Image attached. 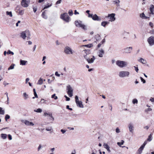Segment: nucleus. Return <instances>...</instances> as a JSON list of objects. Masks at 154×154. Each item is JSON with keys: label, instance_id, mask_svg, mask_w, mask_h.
<instances>
[{"label": "nucleus", "instance_id": "20", "mask_svg": "<svg viewBox=\"0 0 154 154\" xmlns=\"http://www.w3.org/2000/svg\"><path fill=\"white\" fill-rule=\"evenodd\" d=\"M138 61L143 64H146V60L142 58H139Z\"/></svg>", "mask_w": 154, "mask_h": 154}, {"label": "nucleus", "instance_id": "49", "mask_svg": "<svg viewBox=\"0 0 154 154\" xmlns=\"http://www.w3.org/2000/svg\"><path fill=\"white\" fill-rule=\"evenodd\" d=\"M49 119L51 120H52V121H53L54 120V118L53 117V116H52V114H51V116H49Z\"/></svg>", "mask_w": 154, "mask_h": 154}, {"label": "nucleus", "instance_id": "63", "mask_svg": "<svg viewBox=\"0 0 154 154\" xmlns=\"http://www.w3.org/2000/svg\"><path fill=\"white\" fill-rule=\"evenodd\" d=\"M41 102L42 103H44L45 102V100L44 99H42L41 100Z\"/></svg>", "mask_w": 154, "mask_h": 154}, {"label": "nucleus", "instance_id": "27", "mask_svg": "<svg viewBox=\"0 0 154 154\" xmlns=\"http://www.w3.org/2000/svg\"><path fill=\"white\" fill-rule=\"evenodd\" d=\"M7 135L5 134H2L1 135V137L4 139H6L7 138Z\"/></svg>", "mask_w": 154, "mask_h": 154}, {"label": "nucleus", "instance_id": "64", "mask_svg": "<svg viewBox=\"0 0 154 154\" xmlns=\"http://www.w3.org/2000/svg\"><path fill=\"white\" fill-rule=\"evenodd\" d=\"M149 25L151 27H152L153 26V24L151 22H150L149 23Z\"/></svg>", "mask_w": 154, "mask_h": 154}, {"label": "nucleus", "instance_id": "11", "mask_svg": "<svg viewBox=\"0 0 154 154\" xmlns=\"http://www.w3.org/2000/svg\"><path fill=\"white\" fill-rule=\"evenodd\" d=\"M29 3V0H22L21 2L22 5L24 7H27Z\"/></svg>", "mask_w": 154, "mask_h": 154}, {"label": "nucleus", "instance_id": "44", "mask_svg": "<svg viewBox=\"0 0 154 154\" xmlns=\"http://www.w3.org/2000/svg\"><path fill=\"white\" fill-rule=\"evenodd\" d=\"M147 140L150 141L152 140V136L151 134L149 135L147 139Z\"/></svg>", "mask_w": 154, "mask_h": 154}, {"label": "nucleus", "instance_id": "60", "mask_svg": "<svg viewBox=\"0 0 154 154\" xmlns=\"http://www.w3.org/2000/svg\"><path fill=\"white\" fill-rule=\"evenodd\" d=\"M33 11L35 13L36 12V11H37V8L35 7H34L33 8Z\"/></svg>", "mask_w": 154, "mask_h": 154}, {"label": "nucleus", "instance_id": "2", "mask_svg": "<svg viewBox=\"0 0 154 154\" xmlns=\"http://www.w3.org/2000/svg\"><path fill=\"white\" fill-rule=\"evenodd\" d=\"M116 64L120 67H124L127 66L128 63L124 61L118 60L116 62Z\"/></svg>", "mask_w": 154, "mask_h": 154}, {"label": "nucleus", "instance_id": "32", "mask_svg": "<svg viewBox=\"0 0 154 154\" xmlns=\"http://www.w3.org/2000/svg\"><path fill=\"white\" fill-rule=\"evenodd\" d=\"M27 62V61L25 60H21L20 61V64L23 65H25Z\"/></svg>", "mask_w": 154, "mask_h": 154}, {"label": "nucleus", "instance_id": "53", "mask_svg": "<svg viewBox=\"0 0 154 154\" xmlns=\"http://www.w3.org/2000/svg\"><path fill=\"white\" fill-rule=\"evenodd\" d=\"M42 146L40 144L39 145V146L38 147V151H39L42 148Z\"/></svg>", "mask_w": 154, "mask_h": 154}, {"label": "nucleus", "instance_id": "48", "mask_svg": "<svg viewBox=\"0 0 154 154\" xmlns=\"http://www.w3.org/2000/svg\"><path fill=\"white\" fill-rule=\"evenodd\" d=\"M5 94H6V96H7V103L8 104H9V97L8 96V93H5Z\"/></svg>", "mask_w": 154, "mask_h": 154}, {"label": "nucleus", "instance_id": "29", "mask_svg": "<svg viewBox=\"0 0 154 154\" xmlns=\"http://www.w3.org/2000/svg\"><path fill=\"white\" fill-rule=\"evenodd\" d=\"M34 111L38 113H41L42 112V110L41 109L38 108L34 110Z\"/></svg>", "mask_w": 154, "mask_h": 154}, {"label": "nucleus", "instance_id": "19", "mask_svg": "<svg viewBox=\"0 0 154 154\" xmlns=\"http://www.w3.org/2000/svg\"><path fill=\"white\" fill-rule=\"evenodd\" d=\"M144 148V147L141 146L138 149L137 152V154H141Z\"/></svg>", "mask_w": 154, "mask_h": 154}, {"label": "nucleus", "instance_id": "50", "mask_svg": "<svg viewBox=\"0 0 154 154\" xmlns=\"http://www.w3.org/2000/svg\"><path fill=\"white\" fill-rule=\"evenodd\" d=\"M116 133H118L120 132V130L118 128H117L116 129Z\"/></svg>", "mask_w": 154, "mask_h": 154}, {"label": "nucleus", "instance_id": "56", "mask_svg": "<svg viewBox=\"0 0 154 154\" xmlns=\"http://www.w3.org/2000/svg\"><path fill=\"white\" fill-rule=\"evenodd\" d=\"M60 131L62 132V133L63 134H64L66 132V131L65 130H64L63 129H61L60 130Z\"/></svg>", "mask_w": 154, "mask_h": 154}, {"label": "nucleus", "instance_id": "55", "mask_svg": "<svg viewBox=\"0 0 154 154\" xmlns=\"http://www.w3.org/2000/svg\"><path fill=\"white\" fill-rule=\"evenodd\" d=\"M8 137L9 140H11L12 139V137L9 134L8 135Z\"/></svg>", "mask_w": 154, "mask_h": 154}, {"label": "nucleus", "instance_id": "37", "mask_svg": "<svg viewBox=\"0 0 154 154\" xmlns=\"http://www.w3.org/2000/svg\"><path fill=\"white\" fill-rule=\"evenodd\" d=\"M51 113H48L47 112H45L44 113V116H47L49 117V116H51Z\"/></svg>", "mask_w": 154, "mask_h": 154}, {"label": "nucleus", "instance_id": "57", "mask_svg": "<svg viewBox=\"0 0 154 154\" xmlns=\"http://www.w3.org/2000/svg\"><path fill=\"white\" fill-rule=\"evenodd\" d=\"M150 100L152 102L154 103V98L151 97L150 99Z\"/></svg>", "mask_w": 154, "mask_h": 154}, {"label": "nucleus", "instance_id": "21", "mask_svg": "<svg viewBox=\"0 0 154 154\" xmlns=\"http://www.w3.org/2000/svg\"><path fill=\"white\" fill-rule=\"evenodd\" d=\"M103 146L104 148L106 149L109 152H111L109 149V147L107 144L104 143Z\"/></svg>", "mask_w": 154, "mask_h": 154}, {"label": "nucleus", "instance_id": "45", "mask_svg": "<svg viewBox=\"0 0 154 154\" xmlns=\"http://www.w3.org/2000/svg\"><path fill=\"white\" fill-rule=\"evenodd\" d=\"M55 94H54L51 96V98H54L55 100H56L57 99V97L55 96Z\"/></svg>", "mask_w": 154, "mask_h": 154}, {"label": "nucleus", "instance_id": "16", "mask_svg": "<svg viewBox=\"0 0 154 154\" xmlns=\"http://www.w3.org/2000/svg\"><path fill=\"white\" fill-rule=\"evenodd\" d=\"M92 19L94 20L100 21L101 20V18L98 16L96 14H95L93 15Z\"/></svg>", "mask_w": 154, "mask_h": 154}, {"label": "nucleus", "instance_id": "35", "mask_svg": "<svg viewBox=\"0 0 154 154\" xmlns=\"http://www.w3.org/2000/svg\"><path fill=\"white\" fill-rule=\"evenodd\" d=\"M124 141L123 140H122L121 142H118L117 144L119 146H121V145H123L124 144Z\"/></svg>", "mask_w": 154, "mask_h": 154}, {"label": "nucleus", "instance_id": "30", "mask_svg": "<svg viewBox=\"0 0 154 154\" xmlns=\"http://www.w3.org/2000/svg\"><path fill=\"white\" fill-rule=\"evenodd\" d=\"M33 92H34L35 97H32V98L33 99H34L35 98V97L38 98V95H37V94L36 93V92L35 89L34 88L33 89Z\"/></svg>", "mask_w": 154, "mask_h": 154}, {"label": "nucleus", "instance_id": "24", "mask_svg": "<svg viewBox=\"0 0 154 154\" xmlns=\"http://www.w3.org/2000/svg\"><path fill=\"white\" fill-rule=\"evenodd\" d=\"M109 23V22L108 21H104L101 23V25L104 27H105L106 25Z\"/></svg>", "mask_w": 154, "mask_h": 154}, {"label": "nucleus", "instance_id": "8", "mask_svg": "<svg viewBox=\"0 0 154 154\" xmlns=\"http://www.w3.org/2000/svg\"><path fill=\"white\" fill-rule=\"evenodd\" d=\"M64 53L67 54H73V52L72 49L69 46H66L64 48Z\"/></svg>", "mask_w": 154, "mask_h": 154}, {"label": "nucleus", "instance_id": "5", "mask_svg": "<svg viewBox=\"0 0 154 154\" xmlns=\"http://www.w3.org/2000/svg\"><path fill=\"white\" fill-rule=\"evenodd\" d=\"M66 90L68 94L70 97L73 96V89L70 85H68L66 86Z\"/></svg>", "mask_w": 154, "mask_h": 154}, {"label": "nucleus", "instance_id": "12", "mask_svg": "<svg viewBox=\"0 0 154 154\" xmlns=\"http://www.w3.org/2000/svg\"><path fill=\"white\" fill-rule=\"evenodd\" d=\"M148 42L150 46L154 44V37L151 36L147 39Z\"/></svg>", "mask_w": 154, "mask_h": 154}, {"label": "nucleus", "instance_id": "14", "mask_svg": "<svg viewBox=\"0 0 154 154\" xmlns=\"http://www.w3.org/2000/svg\"><path fill=\"white\" fill-rule=\"evenodd\" d=\"M21 121L26 125L33 126L34 125L32 122H30L27 120H22Z\"/></svg>", "mask_w": 154, "mask_h": 154}, {"label": "nucleus", "instance_id": "28", "mask_svg": "<svg viewBox=\"0 0 154 154\" xmlns=\"http://www.w3.org/2000/svg\"><path fill=\"white\" fill-rule=\"evenodd\" d=\"M52 5V3H50L48 4L47 5H45V7L43 10L47 8L50 7Z\"/></svg>", "mask_w": 154, "mask_h": 154}, {"label": "nucleus", "instance_id": "34", "mask_svg": "<svg viewBox=\"0 0 154 154\" xmlns=\"http://www.w3.org/2000/svg\"><path fill=\"white\" fill-rule=\"evenodd\" d=\"M85 46L89 48H91L93 46L92 44H90L87 45L82 46Z\"/></svg>", "mask_w": 154, "mask_h": 154}, {"label": "nucleus", "instance_id": "23", "mask_svg": "<svg viewBox=\"0 0 154 154\" xmlns=\"http://www.w3.org/2000/svg\"><path fill=\"white\" fill-rule=\"evenodd\" d=\"M149 9L151 13L152 14H154V6L152 5H151Z\"/></svg>", "mask_w": 154, "mask_h": 154}, {"label": "nucleus", "instance_id": "33", "mask_svg": "<svg viewBox=\"0 0 154 154\" xmlns=\"http://www.w3.org/2000/svg\"><path fill=\"white\" fill-rule=\"evenodd\" d=\"M5 113V111L3 109V108L0 107V114L1 115H4Z\"/></svg>", "mask_w": 154, "mask_h": 154}, {"label": "nucleus", "instance_id": "9", "mask_svg": "<svg viewBox=\"0 0 154 154\" xmlns=\"http://www.w3.org/2000/svg\"><path fill=\"white\" fill-rule=\"evenodd\" d=\"M85 58L86 59L88 63H93L95 59V57L94 56H91V57H89L86 56H84Z\"/></svg>", "mask_w": 154, "mask_h": 154}, {"label": "nucleus", "instance_id": "26", "mask_svg": "<svg viewBox=\"0 0 154 154\" xmlns=\"http://www.w3.org/2000/svg\"><path fill=\"white\" fill-rule=\"evenodd\" d=\"M43 83V80L41 78H40L38 80L37 84L38 85H41Z\"/></svg>", "mask_w": 154, "mask_h": 154}, {"label": "nucleus", "instance_id": "3", "mask_svg": "<svg viewBox=\"0 0 154 154\" xmlns=\"http://www.w3.org/2000/svg\"><path fill=\"white\" fill-rule=\"evenodd\" d=\"M60 18L66 22L68 23L70 21V17L67 13L62 14L60 16Z\"/></svg>", "mask_w": 154, "mask_h": 154}, {"label": "nucleus", "instance_id": "43", "mask_svg": "<svg viewBox=\"0 0 154 154\" xmlns=\"http://www.w3.org/2000/svg\"><path fill=\"white\" fill-rule=\"evenodd\" d=\"M5 118L6 121H7V119H9L10 118V116L9 115L7 114L5 115Z\"/></svg>", "mask_w": 154, "mask_h": 154}, {"label": "nucleus", "instance_id": "36", "mask_svg": "<svg viewBox=\"0 0 154 154\" xmlns=\"http://www.w3.org/2000/svg\"><path fill=\"white\" fill-rule=\"evenodd\" d=\"M23 96L24 97L25 99H26L29 97L28 95L26 93H24L23 94Z\"/></svg>", "mask_w": 154, "mask_h": 154}, {"label": "nucleus", "instance_id": "18", "mask_svg": "<svg viewBox=\"0 0 154 154\" xmlns=\"http://www.w3.org/2000/svg\"><path fill=\"white\" fill-rule=\"evenodd\" d=\"M83 52L84 54V57L85 56H87V55L91 53L90 50L89 49H85L83 51Z\"/></svg>", "mask_w": 154, "mask_h": 154}, {"label": "nucleus", "instance_id": "42", "mask_svg": "<svg viewBox=\"0 0 154 154\" xmlns=\"http://www.w3.org/2000/svg\"><path fill=\"white\" fill-rule=\"evenodd\" d=\"M52 129V128L51 127H47L46 128V130L48 131H51Z\"/></svg>", "mask_w": 154, "mask_h": 154}, {"label": "nucleus", "instance_id": "38", "mask_svg": "<svg viewBox=\"0 0 154 154\" xmlns=\"http://www.w3.org/2000/svg\"><path fill=\"white\" fill-rule=\"evenodd\" d=\"M6 14L7 15H9L10 17H12V14L11 12H9L8 11H7L6 12Z\"/></svg>", "mask_w": 154, "mask_h": 154}, {"label": "nucleus", "instance_id": "46", "mask_svg": "<svg viewBox=\"0 0 154 154\" xmlns=\"http://www.w3.org/2000/svg\"><path fill=\"white\" fill-rule=\"evenodd\" d=\"M69 14L70 16H72L73 14V12L72 10H70L69 11Z\"/></svg>", "mask_w": 154, "mask_h": 154}, {"label": "nucleus", "instance_id": "22", "mask_svg": "<svg viewBox=\"0 0 154 154\" xmlns=\"http://www.w3.org/2000/svg\"><path fill=\"white\" fill-rule=\"evenodd\" d=\"M113 2L114 4H116L117 6L119 7L120 6L119 3L120 2L119 0H113Z\"/></svg>", "mask_w": 154, "mask_h": 154}, {"label": "nucleus", "instance_id": "15", "mask_svg": "<svg viewBox=\"0 0 154 154\" xmlns=\"http://www.w3.org/2000/svg\"><path fill=\"white\" fill-rule=\"evenodd\" d=\"M128 127L129 128L130 132L132 133L134 130V128L133 124L131 123H130L128 124Z\"/></svg>", "mask_w": 154, "mask_h": 154}, {"label": "nucleus", "instance_id": "41", "mask_svg": "<svg viewBox=\"0 0 154 154\" xmlns=\"http://www.w3.org/2000/svg\"><path fill=\"white\" fill-rule=\"evenodd\" d=\"M132 103L133 104H137L138 103V100L137 99H134L132 100Z\"/></svg>", "mask_w": 154, "mask_h": 154}, {"label": "nucleus", "instance_id": "52", "mask_svg": "<svg viewBox=\"0 0 154 154\" xmlns=\"http://www.w3.org/2000/svg\"><path fill=\"white\" fill-rule=\"evenodd\" d=\"M147 143V141H145L143 143V145L141 146H142L143 147H144L146 145V144Z\"/></svg>", "mask_w": 154, "mask_h": 154}, {"label": "nucleus", "instance_id": "58", "mask_svg": "<svg viewBox=\"0 0 154 154\" xmlns=\"http://www.w3.org/2000/svg\"><path fill=\"white\" fill-rule=\"evenodd\" d=\"M61 0H59L57 1V2H56V4H59L61 3Z\"/></svg>", "mask_w": 154, "mask_h": 154}, {"label": "nucleus", "instance_id": "51", "mask_svg": "<svg viewBox=\"0 0 154 154\" xmlns=\"http://www.w3.org/2000/svg\"><path fill=\"white\" fill-rule=\"evenodd\" d=\"M140 78L141 81L143 82V83H145L146 81L144 79H143L142 77H140Z\"/></svg>", "mask_w": 154, "mask_h": 154}, {"label": "nucleus", "instance_id": "40", "mask_svg": "<svg viewBox=\"0 0 154 154\" xmlns=\"http://www.w3.org/2000/svg\"><path fill=\"white\" fill-rule=\"evenodd\" d=\"M7 54H11L12 55H14V53L13 52L11 51L10 50H8L7 52Z\"/></svg>", "mask_w": 154, "mask_h": 154}, {"label": "nucleus", "instance_id": "59", "mask_svg": "<svg viewBox=\"0 0 154 154\" xmlns=\"http://www.w3.org/2000/svg\"><path fill=\"white\" fill-rule=\"evenodd\" d=\"M88 17H91L92 18V17H93V14H89Z\"/></svg>", "mask_w": 154, "mask_h": 154}, {"label": "nucleus", "instance_id": "25", "mask_svg": "<svg viewBox=\"0 0 154 154\" xmlns=\"http://www.w3.org/2000/svg\"><path fill=\"white\" fill-rule=\"evenodd\" d=\"M105 42V39H103L102 41L101 42H100V43L99 44L97 45V47L98 48H99L100 47L101 45L104 44Z\"/></svg>", "mask_w": 154, "mask_h": 154}, {"label": "nucleus", "instance_id": "1", "mask_svg": "<svg viewBox=\"0 0 154 154\" xmlns=\"http://www.w3.org/2000/svg\"><path fill=\"white\" fill-rule=\"evenodd\" d=\"M30 36V32L28 30L23 31L20 33V37L24 39H25L26 37L29 38Z\"/></svg>", "mask_w": 154, "mask_h": 154}, {"label": "nucleus", "instance_id": "47", "mask_svg": "<svg viewBox=\"0 0 154 154\" xmlns=\"http://www.w3.org/2000/svg\"><path fill=\"white\" fill-rule=\"evenodd\" d=\"M24 13V11L23 10H21L20 11L19 14L20 15H22Z\"/></svg>", "mask_w": 154, "mask_h": 154}, {"label": "nucleus", "instance_id": "7", "mask_svg": "<svg viewBox=\"0 0 154 154\" xmlns=\"http://www.w3.org/2000/svg\"><path fill=\"white\" fill-rule=\"evenodd\" d=\"M75 101L77 106L81 108H84L83 105L82 104V102L81 101H79L78 97L76 96L75 97Z\"/></svg>", "mask_w": 154, "mask_h": 154}, {"label": "nucleus", "instance_id": "62", "mask_svg": "<svg viewBox=\"0 0 154 154\" xmlns=\"http://www.w3.org/2000/svg\"><path fill=\"white\" fill-rule=\"evenodd\" d=\"M55 75H56L57 76H60V75L58 73V72H56L55 73Z\"/></svg>", "mask_w": 154, "mask_h": 154}, {"label": "nucleus", "instance_id": "54", "mask_svg": "<svg viewBox=\"0 0 154 154\" xmlns=\"http://www.w3.org/2000/svg\"><path fill=\"white\" fill-rule=\"evenodd\" d=\"M152 110V109L151 108H148V109H146L145 111L146 112H148V111H150Z\"/></svg>", "mask_w": 154, "mask_h": 154}, {"label": "nucleus", "instance_id": "6", "mask_svg": "<svg viewBox=\"0 0 154 154\" xmlns=\"http://www.w3.org/2000/svg\"><path fill=\"white\" fill-rule=\"evenodd\" d=\"M130 75V72L127 71H121L119 72V76L120 78L128 77Z\"/></svg>", "mask_w": 154, "mask_h": 154}, {"label": "nucleus", "instance_id": "13", "mask_svg": "<svg viewBox=\"0 0 154 154\" xmlns=\"http://www.w3.org/2000/svg\"><path fill=\"white\" fill-rule=\"evenodd\" d=\"M132 47H130L126 48L124 49V53L126 54H130L132 51Z\"/></svg>", "mask_w": 154, "mask_h": 154}, {"label": "nucleus", "instance_id": "17", "mask_svg": "<svg viewBox=\"0 0 154 154\" xmlns=\"http://www.w3.org/2000/svg\"><path fill=\"white\" fill-rule=\"evenodd\" d=\"M97 53L100 57H102L104 53V51L103 49H101L99 50Z\"/></svg>", "mask_w": 154, "mask_h": 154}, {"label": "nucleus", "instance_id": "39", "mask_svg": "<svg viewBox=\"0 0 154 154\" xmlns=\"http://www.w3.org/2000/svg\"><path fill=\"white\" fill-rule=\"evenodd\" d=\"M140 17L143 18H147V17L145 16V15L143 13H142L140 14Z\"/></svg>", "mask_w": 154, "mask_h": 154}, {"label": "nucleus", "instance_id": "31", "mask_svg": "<svg viewBox=\"0 0 154 154\" xmlns=\"http://www.w3.org/2000/svg\"><path fill=\"white\" fill-rule=\"evenodd\" d=\"M42 16L43 18L45 19H47V16L45 15V11L43 12L42 14Z\"/></svg>", "mask_w": 154, "mask_h": 154}, {"label": "nucleus", "instance_id": "4", "mask_svg": "<svg viewBox=\"0 0 154 154\" xmlns=\"http://www.w3.org/2000/svg\"><path fill=\"white\" fill-rule=\"evenodd\" d=\"M75 26L77 27H81L85 30H86L87 29V26L83 24L82 22L80 20L75 21Z\"/></svg>", "mask_w": 154, "mask_h": 154}, {"label": "nucleus", "instance_id": "10", "mask_svg": "<svg viewBox=\"0 0 154 154\" xmlns=\"http://www.w3.org/2000/svg\"><path fill=\"white\" fill-rule=\"evenodd\" d=\"M115 14L112 13L111 14H109L106 17L109 18V21L112 22L115 20L116 18L115 17Z\"/></svg>", "mask_w": 154, "mask_h": 154}, {"label": "nucleus", "instance_id": "61", "mask_svg": "<svg viewBox=\"0 0 154 154\" xmlns=\"http://www.w3.org/2000/svg\"><path fill=\"white\" fill-rule=\"evenodd\" d=\"M79 14V12H77V11L76 10H75V12H74V14H75L76 15V14Z\"/></svg>", "mask_w": 154, "mask_h": 154}]
</instances>
